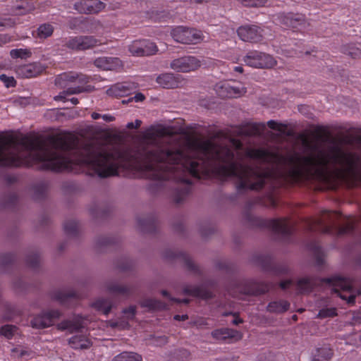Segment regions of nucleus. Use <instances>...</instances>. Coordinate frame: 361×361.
Listing matches in <instances>:
<instances>
[{"mask_svg":"<svg viewBox=\"0 0 361 361\" xmlns=\"http://www.w3.org/2000/svg\"><path fill=\"white\" fill-rule=\"evenodd\" d=\"M92 306L98 311L102 312L104 314H108L111 308V302L108 300L98 299Z\"/></svg>","mask_w":361,"mask_h":361,"instance_id":"393cba45","label":"nucleus"},{"mask_svg":"<svg viewBox=\"0 0 361 361\" xmlns=\"http://www.w3.org/2000/svg\"><path fill=\"white\" fill-rule=\"evenodd\" d=\"M317 354L314 355L315 361H329L333 356L331 349L327 347L322 348L317 350Z\"/></svg>","mask_w":361,"mask_h":361,"instance_id":"a878e982","label":"nucleus"},{"mask_svg":"<svg viewBox=\"0 0 361 361\" xmlns=\"http://www.w3.org/2000/svg\"><path fill=\"white\" fill-rule=\"evenodd\" d=\"M71 102L73 104H77L78 103V99L75 97H73L71 99Z\"/></svg>","mask_w":361,"mask_h":361,"instance_id":"603ef678","label":"nucleus"},{"mask_svg":"<svg viewBox=\"0 0 361 361\" xmlns=\"http://www.w3.org/2000/svg\"><path fill=\"white\" fill-rule=\"evenodd\" d=\"M293 281L290 280L284 281L281 283V287L283 289L289 288L290 286H292Z\"/></svg>","mask_w":361,"mask_h":361,"instance_id":"37998d69","label":"nucleus"},{"mask_svg":"<svg viewBox=\"0 0 361 361\" xmlns=\"http://www.w3.org/2000/svg\"><path fill=\"white\" fill-rule=\"evenodd\" d=\"M128 50L135 56H149L157 51V47L154 42L147 39L136 40L129 45Z\"/></svg>","mask_w":361,"mask_h":361,"instance_id":"6e6552de","label":"nucleus"},{"mask_svg":"<svg viewBox=\"0 0 361 361\" xmlns=\"http://www.w3.org/2000/svg\"><path fill=\"white\" fill-rule=\"evenodd\" d=\"M171 36L175 41L183 44H197L204 38L201 31L182 26L173 28Z\"/></svg>","mask_w":361,"mask_h":361,"instance_id":"39448f33","label":"nucleus"},{"mask_svg":"<svg viewBox=\"0 0 361 361\" xmlns=\"http://www.w3.org/2000/svg\"><path fill=\"white\" fill-rule=\"evenodd\" d=\"M61 316L59 310H51L42 313L32 320V325L35 328H46L52 325Z\"/></svg>","mask_w":361,"mask_h":361,"instance_id":"9d476101","label":"nucleus"},{"mask_svg":"<svg viewBox=\"0 0 361 361\" xmlns=\"http://www.w3.org/2000/svg\"><path fill=\"white\" fill-rule=\"evenodd\" d=\"M85 325V320L80 316L73 318V320H65L58 324V329L61 330H68L70 332L77 331L84 328Z\"/></svg>","mask_w":361,"mask_h":361,"instance_id":"a211bd4d","label":"nucleus"},{"mask_svg":"<svg viewBox=\"0 0 361 361\" xmlns=\"http://www.w3.org/2000/svg\"><path fill=\"white\" fill-rule=\"evenodd\" d=\"M243 60L246 65L255 68H271L276 65L272 56L258 51H249Z\"/></svg>","mask_w":361,"mask_h":361,"instance_id":"20e7f679","label":"nucleus"},{"mask_svg":"<svg viewBox=\"0 0 361 361\" xmlns=\"http://www.w3.org/2000/svg\"><path fill=\"white\" fill-rule=\"evenodd\" d=\"M353 224H348L345 227L339 228H338V233L339 234H345V233L351 232L353 231Z\"/></svg>","mask_w":361,"mask_h":361,"instance_id":"4c0bfd02","label":"nucleus"},{"mask_svg":"<svg viewBox=\"0 0 361 361\" xmlns=\"http://www.w3.org/2000/svg\"><path fill=\"white\" fill-rule=\"evenodd\" d=\"M145 99V96L142 93L136 94L133 97L129 99L130 100H135L136 102H142Z\"/></svg>","mask_w":361,"mask_h":361,"instance_id":"79ce46f5","label":"nucleus"},{"mask_svg":"<svg viewBox=\"0 0 361 361\" xmlns=\"http://www.w3.org/2000/svg\"><path fill=\"white\" fill-rule=\"evenodd\" d=\"M94 65L103 70H117L122 67L121 61L115 57H99L94 61Z\"/></svg>","mask_w":361,"mask_h":361,"instance_id":"2eb2a0df","label":"nucleus"},{"mask_svg":"<svg viewBox=\"0 0 361 361\" xmlns=\"http://www.w3.org/2000/svg\"><path fill=\"white\" fill-rule=\"evenodd\" d=\"M265 130L264 123H253L247 125L242 130L241 133L246 136L261 135Z\"/></svg>","mask_w":361,"mask_h":361,"instance_id":"412c9836","label":"nucleus"},{"mask_svg":"<svg viewBox=\"0 0 361 361\" xmlns=\"http://www.w3.org/2000/svg\"><path fill=\"white\" fill-rule=\"evenodd\" d=\"M267 126L273 129V130H279V131H282L283 130V126L281 123H279L273 120H271V121H269L267 122Z\"/></svg>","mask_w":361,"mask_h":361,"instance_id":"c9c22d12","label":"nucleus"},{"mask_svg":"<svg viewBox=\"0 0 361 361\" xmlns=\"http://www.w3.org/2000/svg\"><path fill=\"white\" fill-rule=\"evenodd\" d=\"M161 294H162V295H163V296H164V297H166V296H168V295H169V293H168V292H167L166 290H162V291H161Z\"/></svg>","mask_w":361,"mask_h":361,"instance_id":"6e6d98bb","label":"nucleus"},{"mask_svg":"<svg viewBox=\"0 0 361 361\" xmlns=\"http://www.w3.org/2000/svg\"><path fill=\"white\" fill-rule=\"evenodd\" d=\"M174 319L178 321H184L188 319V316L187 314L176 315Z\"/></svg>","mask_w":361,"mask_h":361,"instance_id":"49530a36","label":"nucleus"},{"mask_svg":"<svg viewBox=\"0 0 361 361\" xmlns=\"http://www.w3.org/2000/svg\"><path fill=\"white\" fill-rule=\"evenodd\" d=\"M279 19L280 23L286 27H292L298 30H302L306 25L305 18L300 14L288 13L287 15H281L279 16Z\"/></svg>","mask_w":361,"mask_h":361,"instance_id":"9b49d317","label":"nucleus"},{"mask_svg":"<svg viewBox=\"0 0 361 361\" xmlns=\"http://www.w3.org/2000/svg\"><path fill=\"white\" fill-rule=\"evenodd\" d=\"M212 335L214 338L221 341H224L228 338H241V335L238 331L230 329L215 330L212 333Z\"/></svg>","mask_w":361,"mask_h":361,"instance_id":"aec40b11","label":"nucleus"},{"mask_svg":"<svg viewBox=\"0 0 361 361\" xmlns=\"http://www.w3.org/2000/svg\"><path fill=\"white\" fill-rule=\"evenodd\" d=\"M166 133V129L162 127H158L150 130L146 134V137L149 140L152 139L154 137L163 136Z\"/></svg>","mask_w":361,"mask_h":361,"instance_id":"7c9ffc66","label":"nucleus"},{"mask_svg":"<svg viewBox=\"0 0 361 361\" xmlns=\"http://www.w3.org/2000/svg\"><path fill=\"white\" fill-rule=\"evenodd\" d=\"M201 66L200 61L195 56H186L173 60L170 67L177 71L189 73L196 71Z\"/></svg>","mask_w":361,"mask_h":361,"instance_id":"423d86ee","label":"nucleus"},{"mask_svg":"<svg viewBox=\"0 0 361 361\" xmlns=\"http://www.w3.org/2000/svg\"><path fill=\"white\" fill-rule=\"evenodd\" d=\"M0 80L4 82L7 87H14L16 81L13 77H8L4 74L0 75Z\"/></svg>","mask_w":361,"mask_h":361,"instance_id":"f704fd0d","label":"nucleus"},{"mask_svg":"<svg viewBox=\"0 0 361 361\" xmlns=\"http://www.w3.org/2000/svg\"><path fill=\"white\" fill-rule=\"evenodd\" d=\"M101 118H102L106 121H112L114 119V118L109 114L102 115Z\"/></svg>","mask_w":361,"mask_h":361,"instance_id":"a18cd8bd","label":"nucleus"},{"mask_svg":"<svg viewBox=\"0 0 361 361\" xmlns=\"http://www.w3.org/2000/svg\"><path fill=\"white\" fill-rule=\"evenodd\" d=\"M157 83L164 88H176L179 87L181 81L179 76L173 73H164L157 78Z\"/></svg>","mask_w":361,"mask_h":361,"instance_id":"dca6fc26","label":"nucleus"},{"mask_svg":"<svg viewBox=\"0 0 361 361\" xmlns=\"http://www.w3.org/2000/svg\"><path fill=\"white\" fill-rule=\"evenodd\" d=\"M233 323L234 324H240V323H242V320H241L240 319H234L233 320Z\"/></svg>","mask_w":361,"mask_h":361,"instance_id":"864d4df0","label":"nucleus"},{"mask_svg":"<svg viewBox=\"0 0 361 361\" xmlns=\"http://www.w3.org/2000/svg\"><path fill=\"white\" fill-rule=\"evenodd\" d=\"M305 173L361 180V156L335 143L302 157L284 156L278 149H245L240 142V189L259 190L269 179H297Z\"/></svg>","mask_w":361,"mask_h":361,"instance_id":"f257e3e1","label":"nucleus"},{"mask_svg":"<svg viewBox=\"0 0 361 361\" xmlns=\"http://www.w3.org/2000/svg\"><path fill=\"white\" fill-rule=\"evenodd\" d=\"M16 331V327L11 325H5L0 329V334L7 338H11Z\"/></svg>","mask_w":361,"mask_h":361,"instance_id":"2f4dec72","label":"nucleus"},{"mask_svg":"<svg viewBox=\"0 0 361 361\" xmlns=\"http://www.w3.org/2000/svg\"><path fill=\"white\" fill-rule=\"evenodd\" d=\"M142 305L150 309H159L163 307V305L161 302L151 299L144 301Z\"/></svg>","mask_w":361,"mask_h":361,"instance_id":"72a5a7b5","label":"nucleus"},{"mask_svg":"<svg viewBox=\"0 0 361 361\" xmlns=\"http://www.w3.org/2000/svg\"><path fill=\"white\" fill-rule=\"evenodd\" d=\"M360 313H359L357 316H356V320H357L359 322L361 323V316H360Z\"/></svg>","mask_w":361,"mask_h":361,"instance_id":"5fc2aeb1","label":"nucleus"},{"mask_svg":"<svg viewBox=\"0 0 361 361\" xmlns=\"http://www.w3.org/2000/svg\"><path fill=\"white\" fill-rule=\"evenodd\" d=\"M125 315H126L127 319H131L135 314V307L133 306L129 307L127 310L123 311Z\"/></svg>","mask_w":361,"mask_h":361,"instance_id":"58836bf2","label":"nucleus"},{"mask_svg":"<svg viewBox=\"0 0 361 361\" xmlns=\"http://www.w3.org/2000/svg\"><path fill=\"white\" fill-rule=\"evenodd\" d=\"M234 70H235V71L240 73L243 72V68L242 66H236L234 68Z\"/></svg>","mask_w":361,"mask_h":361,"instance_id":"3c124183","label":"nucleus"},{"mask_svg":"<svg viewBox=\"0 0 361 361\" xmlns=\"http://www.w3.org/2000/svg\"><path fill=\"white\" fill-rule=\"evenodd\" d=\"M31 51L28 49H16L10 51V55L13 59H26L31 56Z\"/></svg>","mask_w":361,"mask_h":361,"instance_id":"c85d7f7f","label":"nucleus"},{"mask_svg":"<svg viewBox=\"0 0 361 361\" xmlns=\"http://www.w3.org/2000/svg\"><path fill=\"white\" fill-rule=\"evenodd\" d=\"M43 70L44 68L41 64L33 63L18 68L17 73L22 77L32 78L41 73Z\"/></svg>","mask_w":361,"mask_h":361,"instance_id":"f3484780","label":"nucleus"},{"mask_svg":"<svg viewBox=\"0 0 361 361\" xmlns=\"http://www.w3.org/2000/svg\"><path fill=\"white\" fill-rule=\"evenodd\" d=\"M66 296L73 297L74 294L73 293L66 294L63 292H60L56 295V298L63 303L65 302Z\"/></svg>","mask_w":361,"mask_h":361,"instance_id":"e433bc0d","label":"nucleus"},{"mask_svg":"<svg viewBox=\"0 0 361 361\" xmlns=\"http://www.w3.org/2000/svg\"><path fill=\"white\" fill-rule=\"evenodd\" d=\"M326 218L324 217L322 219L312 220L309 222L310 230H318L324 233H333V228L330 226L325 225Z\"/></svg>","mask_w":361,"mask_h":361,"instance_id":"5701e85b","label":"nucleus"},{"mask_svg":"<svg viewBox=\"0 0 361 361\" xmlns=\"http://www.w3.org/2000/svg\"><path fill=\"white\" fill-rule=\"evenodd\" d=\"M238 35L245 42H257L261 39L260 29L255 25L241 26L238 29Z\"/></svg>","mask_w":361,"mask_h":361,"instance_id":"ddd939ff","label":"nucleus"},{"mask_svg":"<svg viewBox=\"0 0 361 361\" xmlns=\"http://www.w3.org/2000/svg\"><path fill=\"white\" fill-rule=\"evenodd\" d=\"M74 7L80 13H96L104 8V4L99 0H80L75 4Z\"/></svg>","mask_w":361,"mask_h":361,"instance_id":"f8f14e48","label":"nucleus"},{"mask_svg":"<svg viewBox=\"0 0 361 361\" xmlns=\"http://www.w3.org/2000/svg\"><path fill=\"white\" fill-rule=\"evenodd\" d=\"M162 340L164 341V343L166 342V338H163Z\"/></svg>","mask_w":361,"mask_h":361,"instance_id":"4d7b16f0","label":"nucleus"},{"mask_svg":"<svg viewBox=\"0 0 361 361\" xmlns=\"http://www.w3.org/2000/svg\"><path fill=\"white\" fill-rule=\"evenodd\" d=\"M353 57H361V50L357 49L355 51H350L349 53Z\"/></svg>","mask_w":361,"mask_h":361,"instance_id":"c03bdc74","label":"nucleus"},{"mask_svg":"<svg viewBox=\"0 0 361 361\" xmlns=\"http://www.w3.org/2000/svg\"><path fill=\"white\" fill-rule=\"evenodd\" d=\"M112 361H142V356L133 352H123L114 357Z\"/></svg>","mask_w":361,"mask_h":361,"instance_id":"b1692460","label":"nucleus"},{"mask_svg":"<svg viewBox=\"0 0 361 361\" xmlns=\"http://www.w3.org/2000/svg\"><path fill=\"white\" fill-rule=\"evenodd\" d=\"M216 91L221 97L237 98L246 92V88L241 84L221 82L216 85Z\"/></svg>","mask_w":361,"mask_h":361,"instance_id":"0eeeda50","label":"nucleus"},{"mask_svg":"<svg viewBox=\"0 0 361 361\" xmlns=\"http://www.w3.org/2000/svg\"><path fill=\"white\" fill-rule=\"evenodd\" d=\"M129 87L126 84L124 83H118L110 88H109L106 91V94L111 97H124L128 94Z\"/></svg>","mask_w":361,"mask_h":361,"instance_id":"4be33fe9","label":"nucleus"},{"mask_svg":"<svg viewBox=\"0 0 361 361\" xmlns=\"http://www.w3.org/2000/svg\"><path fill=\"white\" fill-rule=\"evenodd\" d=\"M12 353L14 355L18 357H23L27 355V351L21 348H16L13 349Z\"/></svg>","mask_w":361,"mask_h":361,"instance_id":"ea45409f","label":"nucleus"},{"mask_svg":"<svg viewBox=\"0 0 361 361\" xmlns=\"http://www.w3.org/2000/svg\"><path fill=\"white\" fill-rule=\"evenodd\" d=\"M54 27L51 24L44 23L41 25L37 29V36L39 38L45 39L51 36L53 33Z\"/></svg>","mask_w":361,"mask_h":361,"instance_id":"cd10ccee","label":"nucleus"},{"mask_svg":"<svg viewBox=\"0 0 361 361\" xmlns=\"http://www.w3.org/2000/svg\"><path fill=\"white\" fill-rule=\"evenodd\" d=\"M269 226L275 233L283 235L290 234L293 229L292 223L286 219L271 220L269 223Z\"/></svg>","mask_w":361,"mask_h":361,"instance_id":"4468645a","label":"nucleus"},{"mask_svg":"<svg viewBox=\"0 0 361 361\" xmlns=\"http://www.w3.org/2000/svg\"><path fill=\"white\" fill-rule=\"evenodd\" d=\"M240 2L246 6H264L267 0H240Z\"/></svg>","mask_w":361,"mask_h":361,"instance_id":"473e14b6","label":"nucleus"},{"mask_svg":"<svg viewBox=\"0 0 361 361\" xmlns=\"http://www.w3.org/2000/svg\"><path fill=\"white\" fill-rule=\"evenodd\" d=\"M141 123L142 122L140 120H135V122L128 123L126 127L129 129L138 128L140 126Z\"/></svg>","mask_w":361,"mask_h":361,"instance_id":"a19ab883","label":"nucleus"},{"mask_svg":"<svg viewBox=\"0 0 361 361\" xmlns=\"http://www.w3.org/2000/svg\"><path fill=\"white\" fill-rule=\"evenodd\" d=\"M238 61V59H235V60H233V62H236Z\"/></svg>","mask_w":361,"mask_h":361,"instance_id":"13d9d810","label":"nucleus"},{"mask_svg":"<svg viewBox=\"0 0 361 361\" xmlns=\"http://www.w3.org/2000/svg\"><path fill=\"white\" fill-rule=\"evenodd\" d=\"M337 315L335 307L322 308L318 312L317 317L319 319L331 318Z\"/></svg>","mask_w":361,"mask_h":361,"instance_id":"c756f323","label":"nucleus"},{"mask_svg":"<svg viewBox=\"0 0 361 361\" xmlns=\"http://www.w3.org/2000/svg\"><path fill=\"white\" fill-rule=\"evenodd\" d=\"M69 344L71 346L76 350L78 349H87L92 343L86 334H76L69 339Z\"/></svg>","mask_w":361,"mask_h":361,"instance_id":"6ab92c4d","label":"nucleus"},{"mask_svg":"<svg viewBox=\"0 0 361 361\" xmlns=\"http://www.w3.org/2000/svg\"><path fill=\"white\" fill-rule=\"evenodd\" d=\"M187 195V192H184L181 194V197H175V201L177 203H180L184 198Z\"/></svg>","mask_w":361,"mask_h":361,"instance_id":"de8ad7c7","label":"nucleus"},{"mask_svg":"<svg viewBox=\"0 0 361 361\" xmlns=\"http://www.w3.org/2000/svg\"><path fill=\"white\" fill-rule=\"evenodd\" d=\"M195 325L197 326H201L202 325H205L207 324V322L204 319H202V320H200V321H197L195 322Z\"/></svg>","mask_w":361,"mask_h":361,"instance_id":"09e8293b","label":"nucleus"},{"mask_svg":"<svg viewBox=\"0 0 361 361\" xmlns=\"http://www.w3.org/2000/svg\"><path fill=\"white\" fill-rule=\"evenodd\" d=\"M317 283L329 286L332 291L338 293V295L343 300H346L348 304L355 302L356 293L353 288L352 281L348 279L334 277L321 280L304 277L297 281L296 288L301 293H308Z\"/></svg>","mask_w":361,"mask_h":361,"instance_id":"f03ea898","label":"nucleus"},{"mask_svg":"<svg viewBox=\"0 0 361 361\" xmlns=\"http://www.w3.org/2000/svg\"><path fill=\"white\" fill-rule=\"evenodd\" d=\"M61 81L70 82H78L80 85L77 86L70 87L63 92L59 94L55 97V100H65L66 94H78L84 92L85 87L82 85L87 82L88 79L86 76L78 74L75 73H63L60 75L56 79V83L61 84Z\"/></svg>","mask_w":361,"mask_h":361,"instance_id":"7ed1b4c3","label":"nucleus"},{"mask_svg":"<svg viewBox=\"0 0 361 361\" xmlns=\"http://www.w3.org/2000/svg\"><path fill=\"white\" fill-rule=\"evenodd\" d=\"M289 307V303L286 301L272 302L267 307L268 310L271 312H283Z\"/></svg>","mask_w":361,"mask_h":361,"instance_id":"bb28decb","label":"nucleus"},{"mask_svg":"<svg viewBox=\"0 0 361 361\" xmlns=\"http://www.w3.org/2000/svg\"><path fill=\"white\" fill-rule=\"evenodd\" d=\"M101 117H102V115L98 114V113L94 112V113L92 114V118L94 120L99 119Z\"/></svg>","mask_w":361,"mask_h":361,"instance_id":"8fccbe9b","label":"nucleus"},{"mask_svg":"<svg viewBox=\"0 0 361 361\" xmlns=\"http://www.w3.org/2000/svg\"><path fill=\"white\" fill-rule=\"evenodd\" d=\"M98 44V41L92 36H78L66 39L65 45L73 50H85Z\"/></svg>","mask_w":361,"mask_h":361,"instance_id":"1a4fd4ad","label":"nucleus"}]
</instances>
